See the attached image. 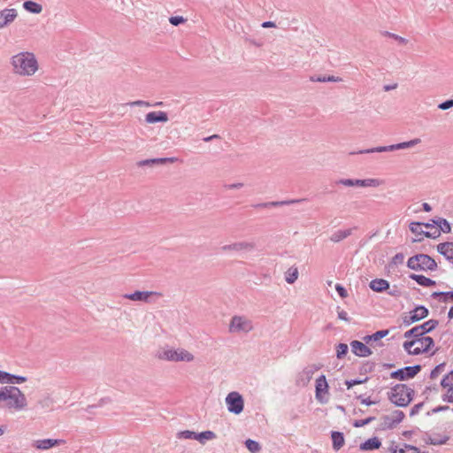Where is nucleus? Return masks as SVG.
I'll use <instances>...</instances> for the list:
<instances>
[{"mask_svg":"<svg viewBox=\"0 0 453 453\" xmlns=\"http://www.w3.org/2000/svg\"><path fill=\"white\" fill-rule=\"evenodd\" d=\"M27 405V398L18 387L4 386L0 388V408L21 411Z\"/></svg>","mask_w":453,"mask_h":453,"instance_id":"obj_1","label":"nucleus"},{"mask_svg":"<svg viewBox=\"0 0 453 453\" xmlns=\"http://www.w3.org/2000/svg\"><path fill=\"white\" fill-rule=\"evenodd\" d=\"M11 64L14 73L22 76H31L38 70V63L34 53L28 51L14 55Z\"/></svg>","mask_w":453,"mask_h":453,"instance_id":"obj_2","label":"nucleus"},{"mask_svg":"<svg viewBox=\"0 0 453 453\" xmlns=\"http://www.w3.org/2000/svg\"><path fill=\"white\" fill-rule=\"evenodd\" d=\"M414 390L405 384H397L388 392V399L399 407L407 406L412 400Z\"/></svg>","mask_w":453,"mask_h":453,"instance_id":"obj_3","label":"nucleus"},{"mask_svg":"<svg viewBox=\"0 0 453 453\" xmlns=\"http://www.w3.org/2000/svg\"><path fill=\"white\" fill-rule=\"evenodd\" d=\"M407 266L414 271H435L437 263L429 255L417 254L408 259Z\"/></svg>","mask_w":453,"mask_h":453,"instance_id":"obj_4","label":"nucleus"},{"mask_svg":"<svg viewBox=\"0 0 453 453\" xmlns=\"http://www.w3.org/2000/svg\"><path fill=\"white\" fill-rule=\"evenodd\" d=\"M434 346V340L430 336H421L418 339L407 341L403 343V349L410 355H419L430 350Z\"/></svg>","mask_w":453,"mask_h":453,"instance_id":"obj_5","label":"nucleus"},{"mask_svg":"<svg viewBox=\"0 0 453 453\" xmlns=\"http://www.w3.org/2000/svg\"><path fill=\"white\" fill-rule=\"evenodd\" d=\"M158 357L160 359L167 360V361H185L191 362L194 360V356L183 349H163L158 353Z\"/></svg>","mask_w":453,"mask_h":453,"instance_id":"obj_6","label":"nucleus"},{"mask_svg":"<svg viewBox=\"0 0 453 453\" xmlns=\"http://www.w3.org/2000/svg\"><path fill=\"white\" fill-rule=\"evenodd\" d=\"M421 142V140L419 138H415L413 140L403 142L396 144L388 145V146H380L375 147L372 149L367 150H362L357 152V154H368V153H373V152H388V151H394L396 150H403V149H409L411 147H414L415 145Z\"/></svg>","mask_w":453,"mask_h":453,"instance_id":"obj_7","label":"nucleus"},{"mask_svg":"<svg viewBox=\"0 0 453 453\" xmlns=\"http://www.w3.org/2000/svg\"><path fill=\"white\" fill-rule=\"evenodd\" d=\"M253 329L252 321L244 316H234L229 324V332L233 334L249 333Z\"/></svg>","mask_w":453,"mask_h":453,"instance_id":"obj_8","label":"nucleus"},{"mask_svg":"<svg viewBox=\"0 0 453 453\" xmlns=\"http://www.w3.org/2000/svg\"><path fill=\"white\" fill-rule=\"evenodd\" d=\"M227 411L235 415L240 414L244 408V400L242 395L237 391L228 393L225 399Z\"/></svg>","mask_w":453,"mask_h":453,"instance_id":"obj_9","label":"nucleus"},{"mask_svg":"<svg viewBox=\"0 0 453 453\" xmlns=\"http://www.w3.org/2000/svg\"><path fill=\"white\" fill-rule=\"evenodd\" d=\"M421 371V365L405 366L390 373V378L405 380L414 378Z\"/></svg>","mask_w":453,"mask_h":453,"instance_id":"obj_10","label":"nucleus"},{"mask_svg":"<svg viewBox=\"0 0 453 453\" xmlns=\"http://www.w3.org/2000/svg\"><path fill=\"white\" fill-rule=\"evenodd\" d=\"M427 316L428 310L425 306L419 305L411 311L409 315L404 316L403 323L404 326H411V324L419 321Z\"/></svg>","mask_w":453,"mask_h":453,"instance_id":"obj_11","label":"nucleus"},{"mask_svg":"<svg viewBox=\"0 0 453 453\" xmlns=\"http://www.w3.org/2000/svg\"><path fill=\"white\" fill-rule=\"evenodd\" d=\"M221 250L225 252L227 251H252L255 250V243L250 242H238L232 244H226L221 247Z\"/></svg>","mask_w":453,"mask_h":453,"instance_id":"obj_12","label":"nucleus"},{"mask_svg":"<svg viewBox=\"0 0 453 453\" xmlns=\"http://www.w3.org/2000/svg\"><path fill=\"white\" fill-rule=\"evenodd\" d=\"M18 16L16 9L5 8L0 11V29L12 24Z\"/></svg>","mask_w":453,"mask_h":453,"instance_id":"obj_13","label":"nucleus"},{"mask_svg":"<svg viewBox=\"0 0 453 453\" xmlns=\"http://www.w3.org/2000/svg\"><path fill=\"white\" fill-rule=\"evenodd\" d=\"M27 378L21 375L12 374L7 372L0 371V383L1 384H11L12 386L15 384H21L26 382Z\"/></svg>","mask_w":453,"mask_h":453,"instance_id":"obj_14","label":"nucleus"},{"mask_svg":"<svg viewBox=\"0 0 453 453\" xmlns=\"http://www.w3.org/2000/svg\"><path fill=\"white\" fill-rule=\"evenodd\" d=\"M65 441L60 439H43L35 441L33 446L40 450H46L51 449L54 446H59L65 444Z\"/></svg>","mask_w":453,"mask_h":453,"instance_id":"obj_15","label":"nucleus"},{"mask_svg":"<svg viewBox=\"0 0 453 453\" xmlns=\"http://www.w3.org/2000/svg\"><path fill=\"white\" fill-rule=\"evenodd\" d=\"M328 391V384L326 379L325 375H320L316 380V399L320 403H326V400H325L322 396V394H326Z\"/></svg>","mask_w":453,"mask_h":453,"instance_id":"obj_16","label":"nucleus"},{"mask_svg":"<svg viewBox=\"0 0 453 453\" xmlns=\"http://www.w3.org/2000/svg\"><path fill=\"white\" fill-rule=\"evenodd\" d=\"M352 352L358 357H366L372 355V350L363 342L359 341H352L350 342Z\"/></svg>","mask_w":453,"mask_h":453,"instance_id":"obj_17","label":"nucleus"},{"mask_svg":"<svg viewBox=\"0 0 453 453\" xmlns=\"http://www.w3.org/2000/svg\"><path fill=\"white\" fill-rule=\"evenodd\" d=\"M319 367L316 366H309L304 368L297 376L296 383L299 386H305L309 383L311 379L312 378L315 371H317Z\"/></svg>","mask_w":453,"mask_h":453,"instance_id":"obj_18","label":"nucleus"},{"mask_svg":"<svg viewBox=\"0 0 453 453\" xmlns=\"http://www.w3.org/2000/svg\"><path fill=\"white\" fill-rule=\"evenodd\" d=\"M169 120L168 115L165 111H150L145 115V121L149 124H154L157 122L165 123Z\"/></svg>","mask_w":453,"mask_h":453,"instance_id":"obj_19","label":"nucleus"},{"mask_svg":"<svg viewBox=\"0 0 453 453\" xmlns=\"http://www.w3.org/2000/svg\"><path fill=\"white\" fill-rule=\"evenodd\" d=\"M437 251L453 264V242L438 244Z\"/></svg>","mask_w":453,"mask_h":453,"instance_id":"obj_20","label":"nucleus"},{"mask_svg":"<svg viewBox=\"0 0 453 453\" xmlns=\"http://www.w3.org/2000/svg\"><path fill=\"white\" fill-rule=\"evenodd\" d=\"M163 294L157 291H143V303L160 304Z\"/></svg>","mask_w":453,"mask_h":453,"instance_id":"obj_21","label":"nucleus"},{"mask_svg":"<svg viewBox=\"0 0 453 453\" xmlns=\"http://www.w3.org/2000/svg\"><path fill=\"white\" fill-rule=\"evenodd\" d=\"M381 445L380 441L377 437L370 438L366 440L365 442L360 444L359 449L361 450L368 451V450H375L378 449Z\"/></svg>","mask_w":453,"mask_h":453,"instance_id":"obj_22","label":"nucleus"},{"mask_svg":"<svg viewBox=\"0 0 453 453\" xmlns=\"http://www.w3.org/2000/svg\"><path fill=\"white\" fill-rule=\"evenodd\" d=\"M369 287L375 292H382L389 288V282L384 279H375L369 283Z\"/></svg>","mask_w":453,"mask_h":453,"instance_id":"obj_23","label":"nucleus"},{"mask_svg":"<svg viewBox=\"0 0 453 453\" xmlns=\"http://www.w3.org/2000/svg\"><path fill=\"white\" fill-rule=\"evenodd\" d=\"M383 183V180L380 179H365V180H354V186L356 187H379Z\"/></svg>","mask_w":453,"mask_h":453,"instance_id":"obj_24","label":"nucleus"},{"mask_svg":"<svg viewBox=\"0 0 453 453\" xmlns=\"http://www.w3.org/2000/svg\"><path fill=\"white\" fill-rule=\"evenodd\" d=\"M410 278L415 280L418 285L422 287H432L435 285V281L421 274L411 273Z\"/></svg>","mask_w":453,"mask_h":453,"instance_id":"obj_25","label":"nucleus"},{"mask_svg":"<svg viewBox=\"0 0 453 453\" xmlns=\"http://www.w3.org/2000/svg\"><path fill=\"white\" fill-rule=\"evenodd\" d=\"M352 234V228L345 229V230H337L333 233L330 236V241L333 242H340L341 241L346 239L349 235Z\"/></svg>","mask_w":453,"mask_h":453,"instance_id":"obj_26","label":"nucleus"},{"mask_svg":"<svg viewBox=\"0 0 453 453\" xmlns=\"http://www.w3.org/2000/svg\"><path fill=\"white\" fill-rule=\"evenodd\" d=\"M177 161L176 157H159L143 160V166L145 165H158L166 163H174Z\"/></svg>","mask_w":453,"mask_h":453,"instance_id":"obj_27","label":"nucleus"},{"mask_svg":"<svg viewBox=\"0 0 453 453\" xmlns=\"http://www.w3.org/2000/svg\"><path fill=\"white\" fill-rule=\"evenodd\" d=\"M23 8L33 14H39L42 11V6L34 1L27 0L23 3Z\"/></svg>","mask_w":453,"mask_h":453,"instance_id":"obj_28","label":"nucleus"},{"mask_svg":"<svg viewBox=\"0 0 453 453\" xmlns=\"http://www.w3.org/2000/svg\"><path fill=\"white\" fill-rule=\"evenodd\" d=\"M301 199H294V200H286V201H277V202H268L257 204V207H264V208H269V207H277L281 205H288V204H293L300 203Z\"/></svg>","mask_w":453,"mask_h":453,"instance_id":"obj_29","label":"nucleus"},{"mask_svg":"<svg viewBox=\"0 0 453 453\" xmlns=\"http://www.w3.org/2000/svg\"><path fill=\"white\" fill-rule=\"evenodd\" d=\"M331 437L333 441V448L334 450L338 451L344 444L343 434L341 432H332Z\"/></svg>","mask_w":453,"mask_h":453,"instance_id":"obj_30","label":"nucleus"},{"mask_svg":"<svg viewBox=\"0 0 453 453\" xmlns=\"http://www.w3.org/2000/svg\"><path fill=\"white\" fill-rule=\"evenodd\" d=\"M431 221H433L434 224H435L437 226L436 228L441 230V232L449 233L451 231L449 223L448 222L447 219H445L443 218H437V219H432Z\"/></svg>","mask_w":453,"mask_h":453,"instance_id":"obj_31","label":"nucleus"},{"mask_svg":"<svg viewBox=\"0 0 453 453\" xmlns=\"http://www.w3.org/2000/svg\"><path fill=\"white\" fill-rule=\"evenodd\" d=\"M441 386L446 389V392H449L453 388V370L443 376L441 380Z\"/></svg>","mask_w":453,"mask_h":453,"instance_id":"obj_32","label":"nucleus"},{"mask_svg":"<svg viewBox=\"0 0 453 453\" xmlns=\"http://www.w3.org/2000/svg\"><path fill=\"white\" fill-rule=\"evenodd\" d=\"M311 81H316V82H339V81H342V78H340L338 76L323 75V76H311Z\"/></svg>","mask_w":453,"mask_h":453,"instance_id":"obj_33","label":"nucleus"},{"mask_svg":"<svg viewBox=\"0 0 453 453\" xmlns=\"http://www.w3.org/2000/svg\"><path fill=\"white\" fill-rule=\"evenodd\" d=\"M214 438H216V434L212 431H204L202 433H196L195 440L204 444L206 441H210Z\"/></svg>","mask_w":453,"mask_h":453,"instance_id":"obj_34","label":"nucleus"},{"mask_svg":"<svg viewBox=\"0 0 453 453\" xmlns=\"http://www.w3.org/2000/svg\"><path fill=\"white\" fill-rule=\"evenodd\" d=\"M433 298H439L442 303L453 301V291L449 292H434L431 296Z\"/></svg>","mask_w":453,"mask_h":453,"instance_id":"obj_35","label":"nucleus"},{"mask_svg":"<svg viewBox=\"0 0 453 453\" xmlns=\"http://www.w3.org/2000/svg\"><path fill=\"white\" fill-rule=\"evenodd\" d=\"M298 278L296 267H290L285 273V280L288 284H293Z\"/></svg>","mask_w":453,"mask_h":453,"instance_id":"obj_36","label":"nucleus"},{"mask_svg":"<svg viewBox=\"0 0 453 453\" xmlns=\"http://www.w3.org/2000/svg\"><path fill=\"white\" fill-rule=\"evenodd\" d=\"M438 320L430 319L423 323L422 325H419V327H421L422 333L426 334V333H429L432 330H434L438 326Z\"/></svg>","mask_w":453,"mask_h":453,"instance_id":"obj_37","label":"nucleus"},{"mask_svg":"<svg viewBox=\"0 0 453 453\" xmlns=\"http://www.w3.org/2000/svg\"><path fill=\"white\" fill-rule=\"evenodd\" d=\"M423 335L425 334L422 333L421 327H419V326H414L413 328L406 331L403 334L404 338L413 337L414 339L420 338Z\"/></svg>","mask_w":453,"mask_h":453,"instance_id":"obj_38","label":"nucleus"},{"mask_svg":"<svg viewBox=\"0 0 453 453\" xmlns=\"http://www.w3.org/2000/svg\"><path fill=\"white\" fill-rule=\"evenodd\" d=\"M245 446L251 453L257 452L261 449L259 443L254 440L248 439L245 441Z\"/></svg>","mask_w":453,"mask_h":453,"instance_id":"obj_39","label":"nucleus"},{"mask_svg":"<svg viewBox=\"0 0 453 453\" xmlns=\"http://www.w3.org/2000/svg\"><path fill=\"white\" fill-rule=\"evenodd\" d=\"M422 226H423V223H420V222H411L410 224V230L413 234H415L417 235H424V232L425 231L422 230V228H421Z\"/></svg>","mask_w":453,"mask_h":453,"instance_id":"obj_40","label":"nucleus"},{"mask_svg":"<svg viewBox=\"0 0 453 453\" xmlns=\"http://www.w3.org/2000/svg\"><path fill=\"white\" fill-rule=\"evenodd\" d=\"M348 353V345L345 343H339L336 346V356L338 358H342Z\"/></svg>","mask_w":453,"mask_h":453,"instance_id":"obj_41","label":"nucleus"},{"mask_svg":"<svg viewBox=\"0 0 453 453\" xmlns=\"http://www.w3.org/2000/svg\"><path fill=\"white\" fill-rule=\"evenodd\" d=\"M444 368H445V364L442 363V364H440L438 365H436L432 371H431V373H430V378L432 380H434L436 379L443 371H444Z\"/></svg>","mask_w":453,"mask_h":453,"instance_id":"obj_42","label":"nucleus"},{"mask_svg":"<svg viewBox=\"0 0 453 453\" xmlns=\"http://www.w3.org/2000/svg\"><path fill=\"white\" fill-rule=\"evenodd\" d=\"M196 432L185 430L178 433L177 436L180 439H189V440H195L196 439Z\"/></svg>","mask_w":453,"mask_h":453,"instance_id":"obj_43","label":"nucleus"},{"mask_svg":"<svg viewBox=\"0 0 453 453\" xmlns=\"http://www.w3.org/2000/svg\"><path fill=\"white\" fill-rule=\"evenodd\" d=\"M429 440H430V443L433 445H441L446 442V441L448 440V437H446V436L441 437V435L437 434V435L431 436L429 438Z\"/></svg>","mask_w":453,"mask_h":453,"instance_id":"obj_44","label":"nucleus"},{"mask_svg":"<svg viewBox=\"0 0 453 453\" xmlns=\"http://www.w3.org/2000/svg\"><path fill=\"white\" fill-rule=\"evenodd\" d=\"M383 35L390 38H393L401 44H406L408 42L407 39L388 31L384 32Z\"/></svg>","mask_w":453,"mask_h":453,"instance_id":"obj_45","label":"nucleus"},{"mask_svg":"<svg viewBox=\"0 0 453 453\" xmlns=\"http://www.w3.org/2000/svg\"><path fill=\"white\" fill-rule=\"evenodd\" d=\"M124 297L134 301H142V290H136L132 294H127Z\"/></svg>","mask_w":453,"mask_h":453,"instance_id":"obj_46","label":"nucleus"},{"mask_svg":"<svg viewBox=\"0 0 453 453\" xmlns=\"http://www.w3.org/2000/svg\"><path fill=\"white\" fill-rule=\"evenodd\" d=\"M128 105H130V106H133V105H142V100H137V101L133 102V103H127V104H120L119 106H118L117 110L121 112V114H125V111L127 110Z\"/></svg>","mask_w":453,"mask_h":453,"instance_id":"obj_47","label":"nucleus"},{"mask_svg":"<svg viewBox=\"0 0 453 453\" xmlns=\"http://www.w3.org/2000/svg\"><path fill=\"white\" fill-rule=\"evenodd\" d=\"M404 418V413L402 411H395L392 413V421L394 423H400Z\"/></svg>","mask_w":453,"mask_h":453,"instance_id":"obj_48","label":"nucleus"},{"mask_svg":"<svg viewBox=\"0 0 453 453\" xmlns=\"http://www.w3.org/2000/svg\"><path fill=\"white\" fill-rule=\"evenodd\" d=\"M388 334V330H380L372 334L374 342H377Z\"/></svg>","mask_w":453,"mask_h":453,"instance_id":"obj_49","label":"nucleus"},{"mask_svg":"<svg viewBox=\"0 0 453 453\" xmlns=\"http://www.w3.org/2000/svg\"><path fill=\"white\" fill-rule=\"evenodd\" d=\"M441 235V230L434 228L432 231L424 232V236L435 239Z\"/></svg>","mask_w":453,"mask_h":453,"instance_id":"obj_50","label":"nucleus"},{"mask_svg":"<svg viewBox=\"0 0 453 453\" xmlns=\"http://www.w3.org/2000/svg\"><path fill=\"white\" fill-rule=\"evenodd\" d=\"M404 260V255L403 253H397L395 254L392 258V264L394 265H398L403 263Z\"/></svg>","mask_w":453,"mask_h":453,"instance_id":"obj_51","label":"nucleus"},{"mask_svg":"<svg viewBox=\"0 0 453 453\" xmlns=\"http://www.w3.org/2000/svg\"><path fill=\"white\" fill-rule=\"evenodd\" d=\"M169 21L173 26H179L186 21L182 16H173L169 19Z\"/></svg>","mask_w":453,"mask_h":453,"instance_id":"obj_52","label":"nucleus"},{"mask_svg":"<svg viewBox=\"0 0 453 453\" xmlns=\"http://www.w3.org/2000/svg\"><path fill=\"white\" fill-rule=\"evenodd\" d=\"M453 107V99H449V100H446L445 102L443 103H441L439 105H438V108L441 109V110H449L450 108Z\"/></svg>","mask_w":453,"mask_h":453,"instance_id":"obj_53","label":"nucleus"},{"mask_svg":"<svg viewBox=\"0 0 453 453\" xmlns=\"http://www.w3.org/2000/svg\"><path fill=\"white\" fill-rule=\"evenodd\" d=\"M335 290L337 291V293L339 294V296L342 298H345L347 296H348V293H347V290L345 289V288L343 286H342L341 284H336L335 285Z\"/></svg>","mask_w":453,"mask_h":453,"instance_id":"obj_54","label":"nucleus"},{"mask_svg":"<svg viewBox=\"0 0 453 453\" xmlns=\"http://www.w3.org/2000/svg\"><path fill=\"white\" fill-rule=\"evenodd\" d=\"M337 184L343 185L345 187H354V180L353 179H340L336 182Z\"/></svg>","mask_w":453,"mask_h":453,"instance_id":"obj_55","label":"nucleus"},{"mask_svg":"<svg viewBox=\"0 0 453 453\" xmlns=\"http://www.w3.org/2000/svg\"><path fill=\"white\" fill-rule=\"evenodd\" d=\"M368 380V378H365V380H346L345 384L347 385L348 388H352L355 385L361 384L363 382H365Z\"/></svg>","mask_w":453,"mask_h":453,"instance_id":"obj_56","label":"nucleus"},{"mask_svg":"<svg viewBox=\"0 0 453 453\" xmlns=\"http://www.w3.org/2000/svg\"><path fill=\"white\" fill-rule=\"evenodd\" d=\"M373 419H374V418L370 417V418H367L363 419V420L356 421V423H355V426H357V427L363 426H365V425L369 424V423H370L372 420H373Z\"/></svg>","mask_w":453,"mask_h":453,"instance_id":"obj_57","label":"nucleus"},{"mask_svg":"<svg viewBox=\"0 0 453 453\" xmlns=\"http://www.w3.org/2000/svg\"><path fill=\"white\" fill-rule=\"evenodd\" d=\"M338 318L344 321H349V318L348 316V313L343 310H338L337 311Z\"/></svg>","mask_w":453,"mask_h":453,"instance_id":"obj_58","label":"nucleus"},{"mask_svg":"<svg viewBox=\"0 0 453 453\" xmlns=\"http://www.w3.org/2000/svg\"><path fill=\"white\" fill-rule=\"evenodd\" d=\"M243 187V183L238 182V183H233V184H226L224 186L226 189H238Z\"/></svg>","mask_w":453,"mask_h":453,"instance_id":"obj_59","label":"nucleus"},{"mask_svg":"<svg viewBox=\"0 0 453 453\" xmlns=\"http://www.w3.org/2000/svg\"><path fill=\"white\" fill-rule=\"evenodd\" d=\"M422 404L421 403H418V404H416L412 407L411 411V416H413L415 415L416 413L418 412L419 409L421 408Z\"/></svg>","mask_w":453,"mask_h":453,"instance_id":"obj_60","label":"nucleus"},{"mask_svg":"<svg viewBox=\"0 0 453 453\" xmlns=\"http://www.w3.org/2000/svg\"><path fill=\"white\" fill-rule=\"evenodd\" d=\"M361 403L367 406L376 403L375 401H372L370 398H362Z\"/></svg>","mask_w":453,"mask_h":453,"instance_id":"obj_61","label":"nucleus"},{"mask_svg":"<svg viewBox=\"0 0 453 453\" xmlns=\"http://www.w3.org/2000/svg\"><path fill=\"white\" fill-rule=\"evenodd\" d=\"M396 88H397V84L396 83L390 84V85H385L383 87L385 91H390V90L395 89Z\"/></svg>","mask_w":453,"mask_h":453,"instance_id":"obj_62","label":"nucleus"},{"mask_svg":"<svg viewBox=\"0 0 453 453\" xmlns=\"http://www.w3.org/2000/svg\"><path fill=\"white\" fill-rule=\"evenodd\" d=\"M449 409V407L448 405L438 406L435 409H434V412L444 411H448Z\"/></svg>","mask_w":453,"mask_h":453,"instance_id":"obj_63","label":"nucleus"},{"mask_svg":"<svg viewBox=\"0 0 453 453\" xmlns=\"http://www.w3.org/2000/svg\"><path fill=\"white\" fill-rule=\"evenodd\" d=\"M262 27H275V24L272 21H265L263 24H262Z\"/></svg>","mask_w":453,"mask_h":453,"instance_id":"obj_64","label":"nucleus"}]
</instances>
